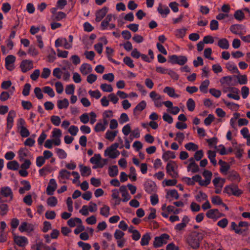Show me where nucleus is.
<instances>
[{
    "instance_id": "nucleus-1",
    "label": "nucleus",
    "mask_w": 250,
    "mask_h": 250,
    "mask_svg": "<svg viewBox=\"0 0 250 250\" xmlns=\"http://www.w3.org/2000/svg\"><path fill=\"white\" fill-rule=\"evenodd\" d=\"M169 62L172 64L176 63L180 65L185 64L187 61V58L184 56H178L175 55H173L169 56Z\"/></svg>"
},
{
    "instance_id": "nucleus-2",
    "label": "nucleus",
    "mask_w": 250,
    "mask_h": 250,
    "mask_svg": "<svg viewBox=\"0 0 250 250\" xmlns=\"http://www.w3.org/2000/svg\"><path fill=\"white\" fill-rule=\"evenodd\" d=\"M177 166L174 162H171L167 163L166 169L167 172L172 177L176 178L178 177V174L176 171Z\"/></svg>"
},
{
    "instance_id": "nucleus-3",
    "label": "nucleus",
    "mask_w": 250,
    "mask_h": 250,
    "mask_svg": "<svg viewBox=\"0 0 250 250\" xmlns=\"http://www.w3.org/2000/svg\"><path fill=\"white\" fill-rule=\"evenodd\" d=\"M108 11V8L106 6H104L102 9L97 10L95 13V21L96 22H100L105 17Z\"/></svg>"
},
{
    "instance_id": "nucleus-4",
    "label": "nucleus",
    "mask_w": 250,
    "mask_h": 250,
    "mask_svg": "<svg viewBox=\"0 0 250 250\" xmlns=\"http://www.w3.org/2000/svg\"><path fill=\"white\" fill-rule=\"evenodd\" d=\"M20 67L22 72L25 73L33 68V62L28 60H23L21 62Z\"/></svg>"
},
{
    "instance_id": "nucleus-5",
    "label": "nucleus",
    "mask_w": 250,
    "mask_h": 250,
    "mask_svg": "<svg viewBox=\"0 0 250 250\" xmlns=\"http://www.w3.org/2000/svg\"><path fill=\"white\" fill-rule=\"evenodd\" d=\"M225 190L227 193L233 194L236 196H239L242 193V190L235 186L226 187Z\"/></svg>"
},
{
    "instance_id": "nucleus-6",
    "label": "nucleus",
    "mask_w": 250,
    "mask_h": 250,
    "mask_svg": "<svg viewBox=\"0 0 250 250\" xmlns=\"http://www.w3.org/2000/svg\"><path fill=\"white\" fill-rule=\"evenodd\" d=\"M2 196L4 197H10V199L13 198V192L11 189L8 187H3L0 188V198H2Z\"/></svg>"
},
{
    "instance_id": "nucleus-7",
    "label": "nucleus",
    "mask_w": 250,
    "mask_h": 250,
    "mask_svg": "<svg viewBox=\"0 0 250 250\" xmlns=\"http://www.w3.org/2000/svg\"><path fill=\"white\" fill-rule=\"evenodd\" d=\"M57 185L56 181L54 179H51L49 181V185L46 188V193L48 195H52L53 194L54 191L56 189Z\"/></svg>"
},
{
    "instance_id": "nucleus-8",
    "label": "nucleus",
    "mask_w": 250,
    "mask_h": 250,
    "mask_svg": "<svg viewBox=\"0 0 250 250\" xmlns=\"http://www.w3.org/2000/svg\"><path fill=\"white\" fill-rule=\"evenodd\" d=\"M14 242L19 246L23 247L28 243L27 239L24 236L14 235Z\"/></svg>"
},
{
    "instance_id": "nucleus-9",
    "label": "nucleus",
    "mask_w": 250,
    "mask_h": 250,
    "mask_svg": "<svg viewBox=\"0 0 250 250\" xmlns=\"http://www.w3.org/2000/svg\"><path fill=\"white\" fill-rule=\"evenodd\" d=\"M187 242L189 245L193 249H196L200 246V242L195 237H193L192 233L188 237Z\"/></svg>"
},
{
    "instance_id": "nucleus-10",
    "label": "nucleus",
    "mask_w": 250,
    "mask_h": 250,
    "mask_svg": "<svg viewBox=\"0 0 250 250\" xmlns=\"http://www.w3.org/2000/svg\"><path fill=\"white\" fill-rule=\"evenodd\" d=\"M169 239V235L166 233L162 234L160 236L157 237V247H161L163 245L166 244Z\"/></svg>"
},
{
    "instance_id": "nucleus-11",
    "label": "nucleus",
    "mask_w": 250,
    "mask_h": 250,
    "mask_svg": "<svg viewBox=\"0 0 250 250\" xmlns=\"http://www.w3.org/2000/svg\"><path fill=\"white\" fill-rule=\"evenodd\" d=\"M229 89V91L231 92V93L228 94L227 96L229 98H231L236 100H239L240 99V96L239 95V89L236 87H230Z\"/></svg>"
},
{
    "instance_id": "nucleus-12",
    "label": "nucleus",
    "mask_w": 250,
    "mask_h": 250,
    "mask_svg": "<svg viewBox=\"0 0 250 250\" xmlns=\"http://www.w3.org/2000/svg\"><path fill=\"white\" fill-rule=\"evenodd\" d=\"M119 191L122 193L123 197L122 201L124 202H127L131 198V196L129 194L126 187L125 186H122L119 188Z\"/></svg>"
},
{
    "instance_id": "nucleus-13",
    "label": "nucleus",
    "mask_w": 250,
    "mask_h": 250,
    "mask_svg": "<svg viewBox=\"0 0 250 250\" xmlns=\"http://www.w3.org/2000/svg\"><path fill=\"white\" fill-rule=\"evenodd\" d=\"M146 191L150 194H155L156 190L155 183L152 181H148L145 184Z\"/></svg>"
},
{
    "instance_id": "nucleus-14",
    "label": "nucleus",
    "mask_w": 250,
    "mask_h": 250,
    "mask_svg": "<svg viewBox=\"0 0 250 250\" xmlns=\"http://www.w3.org/2000/svg\"><path fill=\"white\" fill-rule=\"evenodd\" d=\"M120 154V152L118 150L111 151V148L109 147H107L104 151V155L108 156L110 158L115 159Z\"/></svg>"
},
{
    "instance_id": "nucleus-15",
    "label": "nucleus",
    "mask_w": 250,
    "mask_h": 250,
    "mask_svg": "<svg viewBox=\"0 0 250 250\" xmlns=\"http://www.w3.org/2000/svg\"><path fill=\"white\" fill-rule=\"evenodd\" d=\"M217 45L220 48L223 49H228L229 46V42L226 38L219 39Z\"/></svg>"
},
{
    "instance_id": "nucleus-16",
    "label": "nucleus",
    "mask_w": 250,
    "mask_h": 250,
    "mask_svg": "<svg viewBox=\"0 0 250 250\" xmlns=\"http://www.w3.org/2000/svg\"><path fill=\"white\" fill-rule=\"evenodd\" d=\"M8 211V205L4 203L1 198H0V214L5 215Z\"/></svg>"
},
{
    "instance_id": "nucleus-17",
    "label": "nucleus",
    "mask_w": 250,
    "mask_h": 250,
    "mask_svg": "<svg viewBox=\"0 0 250 250\" xmlns=\"http://www.w3.org/2000/svg\"><path fill=\"white\" fill-rule=\"evenodd\" d=\"M80 71L83 75H87L92 71V67L90 64L87 63L83 64L80 68Z\"/></svg>"
},
{
    "instance_id": "nucleus-18",
    "label": "nucleus",
    "mask_w": 250,
    "mask_h": 250,
    "mask_svg": "<svg viewBox=\"0 0 250 250\" xmlns=\"http://www.w3.org/2000/svg\"><path fill=\"white\" fill-rule=\"evenodd\" d=\"M164 92L171 97L178 98L179 97L178 94L175 93L174 89L171 87H166L164 89Z\"/></svg>"
},
{
    "instance_id": "nucleus-19",
    "label": "nucleus",
    "mask_w": 250,
    "mask_h": 250,
    "mask_svg": "<svg viewBox=\"0 0 250 250\" xmlns=\"http://www.w3.org/2000/svg\"><path fill=\"white\" fill-rule=\"evenodd\" d=\"M243 25L241 24H233L230 27V31L234 34L240 35Z\"/></svg>"
},
{
    "instance_id": "nucleus-20",
    "label": "nucleus",
    "mask_w": 250,
    "mask_h": 250,
    "mask_svg": "<svg viewBox=\"0 0 250 250\" xmlns=\"http://www.w3.org/2000/svg\"><path fill=\"white\" fill-rule=\"evenodd\" d=\"M80 171L82 176H89L91 174V169L90 167L84 166L83 165H80Z\"/></svg>"
},
{
    "instance_id": "nucleus-21",
    "label": "nucleus",
    "mask_w": 250,
    "mask_h": 250,
    "mask_svg": "<svg viewBox=\"0 0 250 250\" xmlns=\"http://www.w3.org/2000/svg\"><path fill=\"white\" fill-rule=\"evenodd\" d=\"M217 209H211L207 212L206 216L208 218L216 220L217 219Z\"/></svg>"
},
{
    "instance_id": "nucleus-22",
    "label": "nucleus",
    "mask_w": 250,
    "mask_h": 250,
    "mask_svg": "<svg viewBox=\"0 0 250 250\" xmlns=\"http://www.w3.org/2000/svg\"><path fill=\"white\" fill-rule=\"evenodd\" d=\"M15 60H16V58L13 55H10L7 56L6 57V58H5V65H6V68L8 70H10V71L13 70V67L10 68H9L8 67V66L9 64L14 63L15 61Z\"/></svg>"
},
{
    "instance_id": "nucleus-23",
    "label": "nucleus",
    "mask_w": 250,
    "mask_h": 250,
    "mask_svg": "<svg viewBox=\"0 0 250 250\" xmlns=\"http://www.w3.org/2000/svg\"><path fill=\"white\" fill-rule=\"evenodd\" d=\"M69 105L68 100L64 98L62 100L57 101V106L59 109L66 108Z\"/></svg>"
},
{
    "instance_id": "nucleus-24",
    "label": "nucleus",
    "mask_w": 250,
    "mask_h": 250,
    "mask_svg": "<svg viewBox=\"0 0 250 250\" xmlns=\"http://www.w3.org/2000/svg\"><path fill=\"white\" fill-rule=\"evenodd\" d=\"M117 130L114 131L107 130L105 133V138L110 141H113L117 136Z\"/></svg>"
},
{
    "instance_id": "nucleus-25",
    "label": "nucleus",
    "mask_w": 250,
    "mask_h": 250,
    "mask_svg": "<svg viewBox=\"0 0 250 250\" xmlns=\"http://www.w3.org/2000/svg\"><path fill=\"white\" fill-rule=\"evenodd\" d=\"M185 147L188 151H195L198 149L199 146L196 144L190 142L186 144Z\"/></svg>"
},
{
    "instance_id": "nucleus-26",
    "label": "nucleus",
    "mask_w": 250,
    "mask_h": 250,
    "mask_svg": "<svg viewBox=\"0 0 250 250\" xmlns=\"http://www.w3.org/2000/svg\"><path fill=\"white\" fill-rule=\"evenodd\" d=\"M19 164L17 161L14 160L9 162L7 164V167L9 169L16 170L19 168Z\"/></svg>"
},
{
    "instance_id": "nucleus-27",
    "label": "nucleus",
    "mask_w": 250,
    "mask_h": 250,
    "mask_svg": "<svg viewBox=\"0 0 250 250\" xmlns=\"http://www.w3.org/2000/svg\"><path fill=\"white\" fill-rule=\"evenodd\" d=\"M191 233L192 234L193 237H195L198 241L201 242L203 239L206 233L205 231L202 230L200 232L193 231Z\"/></svg>"
},
{
    "instance_id": "nucleus-28",
    "label": "nucleus",
    "mask_w": 250,
    "mask_h": 250,
    "mask_svg": "<svg viewBox=\"0 0 250 250\" xmlns=\"http://www.w3.org/2000/svg\"><path fill=\"white\" fill-rule=\"evenodd\" d=\"M108 174L111 177L116 176L118 174V167L116 165L110 167L108 169Z\"/></svg>"
},
{
    "instance_id": "nucleus-29",
    "label": "nucleus",
    "mask_w": 250,
    "mask_h": 250,
    "mask_svg": "<svg viewBox=\"0 0 250 250\" xmlns=\"http://www.w3.org/2000/svg\"><path fill=\"white\" fill-rule=\"evenodd\" d=\"M187 169L188 171H191L192 173H196L200 171L199 167L196 163L188 164Z\"/></svg>"
},
{
    "instance_id": "nucleus-30",
    "label": "nucleus",
    "mask_w": 250,
    "mask_h": 250,
    "mask_svg": "<svg viewBox=\"0 0 250 250\" xmlns=\"http://www.w3.org/2000/svg\"><path fill=\"white\" fill-rule=\"evenodd\" d=\"M71 173L66 169H63L60 171L59 176L62 179H69Z\"/></svg>"
},
{
    "instance_id": "nucleus-31",
    "label": "nucleus",
    "mask_w": 250,
    "mask_h": 250,
    "mask_svg": "<svg viewBox=\"0 0 250 250\" xmlns=\"http://www.w3.org/2000/svg\"><path fill=\"white\" fill-rule=\"evenodd\" d=\"M159 12L163 16H166L169 13V9L167 6H163L161 4H159L158 8Z\"/></svg>"
},
{
    "instance_id": "nucleus-32",
    "label": "nucleus",
    "mask_w": 250,
    "mask_h": 250,
    "mask_svg": "<svg viewBox=\"0 0 250 250\" xmlns=\"http://www.w3.org/2000/svg\"><path fill=\"white\" fill-rule=\"evenodd\" d=\"M208 158L210 160L211 163L213 166H215L217 165V162L215 160L216 153L214 151L208 150Z\"/></svg>"
},
{
    "instance_id": "nucleus-33",
    "label": "nucleus",
    "mask_w": 250,
    "mask_h": 250,
    "mask_svg": "<svg viewBox=\"0 0 250 250\" xmlns=\"http://www.w3.org/2000/svg\"><path fill=\"white\" fill-rule=\"evenodd\" d=\"M101 160L102 158L100 154H95L93 157L90 158V162L92 164L96 165V166H99Z\"/></svg>"
},
{
    "instance_id": "nucleus-34",
    "label": "nucleus",
    "mask_w": 250,
    "mask_h": 250,
    "mask_svg": "<svg viewBox=\"0 0 250 250\" xmlns=\"http://www.w3.org/2000/svg\"><path fill=\"white\" fill-rule=\"evenodd\" d=\"M209 84V80H206L203 81L199 87L200 91L203 93H206L208 91L207 89Z\"/></svg>"
},
{
    "instance_id": "nucleus-35",
    "label": "nucleus",
    "mask_w": 250,
    "mask_h": 250,
    "mask_svg": "<svg viewBox=\"0 0 250 250\" xmlns=\"http://www.w3.org/2000/svg\"><path fill=\"white\" fill-rule=\"evenodd\" d=\"M207 197L208 196L206 193H204L202 191H200L195 196V198L198 202H201L203 200H206L207 199Z\"/></svg>"
},
{
    "instance_id": "nucleus-36",
    "label": "nucleus",
    "mask_w": 250,
    "mask_h": 250,
    "mask_svg": "<svg viewBox=\"0 0 250 250\" xmlns=\"http://www.w3.org/2000/svg\"><path fill=\"white\" fill-rule=\"evenodd\" d=\"M66 17V14L63 12H59L56 15L52 16L53 20L59 21Z\"/></svg>"
},
{
    "instance_id": "nucleus-37",
    "label": "nucleus",
    "mask_w": 250,
    "mask_h": 250,
    "mask_svg": "<svg viewBox=\"0 0 250 250\" xmlns=\"http://www.w3.org/2000/svg\"><path fill=\"white\" fill-rule=\"evenodd\" d=\"M234 17L238 21H242L245 18V15L241 10H238L235 11L234 14Z\"/></svg>"
},
{
    "instance_id": "nucleus-38",
    "label": "nucleus",
    "mask_w": 250,
    "mask_h": 250,
    "mask_svg": "<svg viewBox=\"0 0 250 250\" xmlns=\"http://www.w3.org/2000/svg\"><path fill=\"white\" fill-rule=\"evenodd\" d=\"M150 240V236L148 233L144 234L141 240V245L142 246H146L148 244L149 241Z\"/></svg>"
},
{
    "instance_id": "nucleus-39",
    "label": "nucleus",
    "mask_w": 250,
    "mask_h": 250,
    "mask_svg": "<svg viewBox=\"0 0 250 250\" xmlns=\"http://www.w3.org/2000/svg\"><path fill=\"white\" fill-rule=\"evenodd\" d=\"M146 106V103L144 101H141L139 104H138L135 108L134 109L133 112L135 113L137 111H139L140 112L144 110Z\"/></svg>"
},
{
    "instance_id": "nucleus-40",
    "label": "nucleus",
    "mask_w": 250,
    "mask_h": 250,
    "mask_svg": "<svg viewBox=\"0 0 250 250\" xmlns=\"http://www.w3.org/2000/svg\"><path fill=\"white\" fill-rule=\"evenodd\" d=\"M110 208L107 205H104L103 207L101 208L100 214L106 217L109 215Z\"/></svg>"
},
{
    "instance_id": "nucleus-41",
    "label": "nucleus",
    "mask_w": 250,
    "mask_h": 250,
    "mask_svg": "<svg viewBox=\"0 0 250 250\" xmlns=\"http://www.w3.org/2000/svg\"><path fill=\"white\" fill-rule=\"evenodd\" d=\"M184 139V134L181 132H178L176 134V136L174 140L175 141H177L180 145H182Z\"/></svg>"
},
{
    "instance_id": "nucleus-42",
    "label": "nucleus",
    "mask_w": 250,
    "mask_h": 250,
    "mask_svg": "<svg viewBox=\"0 0 250 250\" xmlns=\"http://www.w3.org/2000/svg\"><path fill=\"white\" fill-rule=\"evenodd\" d=\"M57 199L54 196L49 197L47 200V204L50 207H55L57 205Z\"/></svg>"
},
{
    "instance_id": "nucleus-43",
    "label": "nucleus",
    "mask_w": 250,
    "mask_h": 250,
    "mask_svg": "<svg viewBox=\"0 0 250 250\" xmlns=\"http://www.w3.org/2000/svg\"><path fill=\"white\" fill-rule=\"evenodd\" d=\"M232 80V77L230 76L223 77L220 80V82L222 84H226L229 85Z\"/></svg>"
},
{
    "instance_id": "nucleus-44",
    "label": "nucleus",
    "mask_w": 250,
    "mask_h": 250,
    "mask_svg": "<svg viewBox=\"0 0 250 250\" xmlns=\"http://www.w3.org/2000/svg\"><path fill=\"white\" fill-rule=\"evenodd\" d=\"M187 105L188 110L192 111L194 110L195 104L193 99H189L187 101Z\"/></svg>"
},
{
    "instance_id": "nucleus-45",
    "label": "nucleus",
    "mask_w": 250,
    "mask_h": 250,
    "mask_svg": "<svg viewBox=\"0 0 250 250\" xmlns=\"http://www.w3.org/2000/svg\"><path fill=\"white\" fill-rule=\"evenodd\" d=\"M101 88L103 91L110 92L113 91V88L110 84L103 83L100 86Z\"/></svg>"
},
{
    "instance_id": "nucleus-46",
    "label": "nucleus",
    "mask_w": 250,
    "mask_h": 250,
    "mask_svg": "<svg viewBox=\"0 0 250 250\" xmlns=\"http://www.w3.org/2000/svg\"><path fill=\"white\" fill-rule=\"evenodd\" d=\"M51 171V167L50 166H45L42 169L39 170V174L41 176H45L46 175L47 172H50Z\"/></svg>"
},
{
    "instance_id": "nucleus-47",
    "label": "nucleus",
    "mask_w": 250,
    "mask_h": 250,
    "mask_svg": "<svg viewBox=\"0 0 250 250\" xmlns=\"http://www.w3.org/2000/svg\"><path fill=\"white\" fill-rule=\"evenodd\" d=\"M195 153L194 154V157L195 158L196 161H199L201 160V159L204 156V151L203 150H199L195 151Z\"/></svg>"
},
{
    "instance_id": "nucleus-48",
    "label": "nucleus",
    "mask_w": 250,
    "mask_h": 250,
    "mask_svg": "<svg viewBox=\"0 0 250 250\" xmlns=\"http://www.w3.org/2000/svg\"><path fill=\"white\" fill-rule=\"evenodd\" d=\"M50 120L51 123L56 126L59 125L61 122L60 118L58 116H52Z\"/></svg>"
},
{
    "instance_id": "nucleus-49",
    "label": "nucleus",
    "mask_w": 250,
    "mask_h": 250,
    "mask_svg": "<svg viewBox=\"0 0 250 250\" xmlns=\"http://www.w3.org/2000/svg\"><path fill=\"white\" fill-rule=\"evenodd\" d=\"M56 152L58 156V157L60 159H64L66 157L67 154L61 148H56Z\"/></svg>"
},
{
    "instance_id": "nucleus-50",
    "label": "nucleus",
    "mask_w": 250,
    "mask_h": 250,
    "mask_svg": "<svg viewBox=\"0 0 250 250\" xmlns=\"http://www.w3.org/2000/svg\"><path fill=\"white\" fill-rule=\"evenodd\" d=\"M16 116V112L14 110H10L7 117V122L13 123L14 118Z\"/></svg>"
},
{
    "instance_id": "nucleus-51",
    "label": "nucleus",
    "mask_w": 250,
    "mask_h": 250,
    "mask_svg": "<svg viewBox=\"0 0 250 250\" xmlns=\"http://www.w3.org/2000/svg\"><path fill=\"white\" fill-rule=\"evenodd\" d=\"M124 62L130 68H133L134 64L133 63V61L129 57H125L123 60Z\"/></svg>"
},
{
    "instance_id": "nucleus-52",
    "label": "nucleus",
    "mask_w": 250,
    "mask_h": 250,
    "mask_svg": "<svg viewBox=\"0 0 250 250\" xmlns=\"http://www.w3.org/2000/svg\"><path fill=\"white\" fill-rule=\"evenodd\" d=\"M186 33V29L184 28L179 29L176 31L175 35L178 38H182L185 36Z\"/></svg>"
},
{
    "instance_id": "nucleus-53",
    "label": "nucleus",
    "mask_w": 250,
    "mask_h": 250,
    "mask_svg": "<svg viewBox=\"0 0 250 250\" xmlns=\"http://www.w3.org/2000/svg\"><path fill=\"white\" fill-rule=\"evenodd\" d=\"M43 91L44 93H47L50 97H53L55 96V93L53 89L49 86L44 87Z\"/></svg>"
},
{
    "instance_id": "nucleus-54",
    "label": "nucleus",
    "mask_w": 250,
    "mask_h": 250,
    "mask_svg": "<svg viewBox=\"0 0 250 250\" xmlns=\"http://www.w3.org/2000/svg\"><path fill=\"white\" fill-rule=\"evenodd\" d=\"M231 227L232 229L235 230V232L238 234H241L243 231L241 229H240L239 226H237V224L234 222H232L231 223Z\"/></svg>"
},
{
    "instance_id": "nucleus-55",
    "label": "nucleus",
    "mask_w": 250,
    "mask_h": 250,
    "mask_svg": "<svg viewBox=\"0 0 250 250\" xmlns=\"http://www.w3.org/2000/svg\"><path fill=\"white\" fill-rule=\"evenodd\" d=\"M237 79L238 82L240 84H245L247 83L248 79L246 75L238 76Z\"/></svg>"
},
{
    "instance_id": "nucleus-56",
    "label": "nucleus",
    "mask_w": 250,
    "mask_h": 250,
    "mask_svg": "<svg viewBox=\"0 0 250 250\" xmlns=\"http://www.w3.org/2000/svg\"><path fill=\"white\" fill-rule=\"evenodd\" d=\"M31 88V85L29 83H26L23 87V90H22V94L25 96H27L29 95L30 91Z\"/></svg>"
},
{
    "instance_id": "nucleus-57",
    "label": "nucleus",
    "mask_w": 250,
    "mask_h": 250,
    "mask_svg": "<svg viewBox=\"0 0 250 250\" xmlns=\"http://www.w3.org/2000/svg\"><path fill=\"white\" fill-rule=\"evenodd\" d=\"M75 86L73 84H69L66 86L65 93L68 95H72L74 92Z\"/></svg>"
},
{
    "instance_id": "nucleus-58",
    "label": "nucleus",
    "mask_w": 250,
    "mask_h": 250,
    "mask_svg": "<svg viewBox=\"0 0 250 250\" xmlns=\"http://www.w3.org/2000/svg\"><path fill=\"white\" fill-rule=\"evenodd\" d=\"M56 91L58 93L61 94L63 91V86L62 84L60 82H57L55 84Z\"/></svg>"
},
{
    "instance_id": "nucleus-59",
    "label": "nucleus",
    "mask_w": 250,
    "mask_h": 250,
    "mask_svg": "<svg viewBox=\"0 0 250 250\" xmlns=\"http://www.w3.org/2000/svg\"><path fill=\"white\" fill-rule=\"evenodd\" d=\"M34 93L37 98L41 100L43 98V95L42 92V90L40 87H37L34 89Z\"/></svg>"
},
{
    "instance_id": "nucleus-60",
    "label": "nucleus",
    "mask_w": 250,
    "mask_h": 250,
    "mask_svg": "<svg viewBox=\"0 0 250 250\" xmlns=\"http://www.w3.org/2000/svg\"><path fill=\"white\" fill-rule=\"evenodd\" d=\"M88 93L91 97H94L97 99H99L101 96V94L98 90L95 91L89 90Z\"/></svg>"
},
{
    "instance_id": "nucleus-61",
    "label": "nucleus",
    "mask_w": 250,
    "mask_h": 250,
    "mask_svg": "<svg viewBox=\"0 0 250 250\" xmlns=\"http://www.w3.org/2000/svg\"><path fill=\"white\" fill-rule=\"evenodd\" d=\"M78 245L80 247L82 248L83 250H89L91 248L89 244L85 243L82 241L79 242Z\"/></svg>"
},
{
    "instance_id": "nucleus-62",
    "label": "nucleus",
    "mask_w": 250,
    "mask_h": 250,
    "mask_svg": "<svg viewBox=\"0 0 250 250\" xmlns=\"http://www.w3.org/2000/svg\"><path fill=\"white\" fill-rule=\"evenodd\" d=\"M21 105L24 109L27 110H29L33 107L32 104L29 101H22Z\"/></svg>"
},
{
    "instance_id": "nucleus-63",
    "label": "nucleus",
    "mask_w": 250,
    "mask_h": 250,
    "mask_svg": "<svg viewBox=\"0 0 250 250\" xmlns=\"http://www.w3.org/2000/svg\"><path fill=\"white\" fill-rule=\"evenodd\" d=\"M214 117L212 114H209L204 120V123L206 125H209L213 121Z\"/></svg>"
},
{
    "instance_id": "nucleus-64",
    "label": "nucleus",
    "mask_w": 250,
    "mask_h": 250,
    "mask_svg": "<svg viewBox=\"0 0 250 250\" xmlns=\"http://www.w3.org/2000/svg\"><path fill=\"white\" fill-rule=\"evenodd\" d=\"M105 129V126L101 123H98L94 127V130L96 132L104 131Z\"/></svg>"
}]
</instances>
